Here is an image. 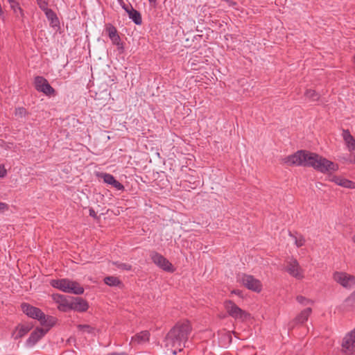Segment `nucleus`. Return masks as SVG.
I'll use <instances>...</instances> for the list:
<instances>
[{
	"label": "nucleus",
	"instance_id": "nucleus-1",
	"mask_svg": "<svg viewBox=\"0 0 355 355\" xmlns=\"http://www.w3.org/2000/svg\"><path fill=\"white\" fill-rule=\"evenodd\" d=\"M282 163L287 166H302L313 167L323 173H331L338 170V165L331 161L307 150H298L293 155L282 159Z\"/></svg>",
	"mask_w": 355,
	"mask_h": 355
},
{
	"label": "nucleus",
	"instance_id": "nucleus-2",
	"mask_svg": "<svg viewBox=\"0 0 355 355\" xmlns=\"http://www.w3.org/2000/svg\"><path fill=\"white\" fill-rule=\"evenodd\" d=\"M191 326L188 321L178 322L166 334L164 345L173 355L187 347L189 336L191 332Z\"/></svg>",
	"mask_w": 355,
	"mask_h": 355
},
{
	"label": "nucleus",
	"instance_id": "nucleus-3",
	"mask_svg": "<svg viewBox=\"0 0 355 355\" xmlns=\"http://www.w3.org/2000/svg\"><path fill=\"white\" fill-rule=\"evenodd\" d=\"M51 285L65 293L80 295L84 292V288L78 283L68 279H53Z\"/></svg>",
	"mask_w": 355,
	"mask_h": 355
},
{
	"label": "nucleus",
	"instance_id": "nucleus-4",
	"mask_svg": "<svg viewBox=\"0 0 355 355\" xmlns=\"http://www.w3.org/2000/svg\"><path fill=\"white\" fill-rule=\"evenodd\" d=\"M224 306L227 313L236 320L244 321L250 317V314L240 309L231 300L225 301Z\"/></svg>",
	"mask_w": 355,
	"mask_h": 355
},
{
	"label": "nucleus",
	"instance_id": "nucleus-5",
	"mask_svg": "<svg viewBox=\"0 0 355 355\" xmlns=\"http://www.w3.org/2000/svg\"><path fill=\"white\" fill-rule=\"evenodd\" d=\"M286 270L291 276L297 279H302L304 277V270L295 259L291 258L286 261Z\"/></svg>",
	"mask_w": 355,
	"mask_h": 355
},
{
	"label": "nucleus",
	"instance_id": "nucleus-6",
	"mask_svg": "<svg viewBox=\"0 0 355 355\" xmlns=\"http://www.w3.org/2000/svg\"><path fill=\"white\" fill-rule=\"evenodd\" d=\"M239 280L250 290L257 293L261 291L262 285L261 282L252 275L246 274L240 275H239Z\"/></svg>",
	"mask_w": 355,
	"mask_h": 355
},
{
	"label": "nucleus",
	"instance_id": "nucleus-7",
	"mask_svg": "<svg viewBox=\"0 0 355 355\" xmlns=\"http://www.w3.org/2000/svg\"><path fill=\"white\" fill-rule=\"evenodd\" d=\"M333 279L345 288L349 289L355 286V277L346 272H335Z\"/></svg>",
	"mask_w": 355,
	"mask_h": 355
},
{
	"label": "nucleus",
	"instance_id": "nucleus-8",
	"mask_svg": "<svg viewBox=\"0 0 355 355\" xmlns=\"http://www.w3.org/2000/svg\"><path fill=\"white\" fill-rule=\"evenodd\" d=\"M342 352L347 355L355 353V328L344 337L342 342Z\"/></svg>",
	"mask_w": 355,
	"mask_h": 355
},
{
	"label": "nucleus",
	"instance_id": "nucleus-9",
	"mask_svg": "<svg viewBox=\"0 0 355 355\" xmlns=\"http://www.w3.org/2000/svg\"><path fill=\"white\" fill-rule=\"evenodd\" d=\"M150 258L153 262L162 270L171 272L174 271V268L169 261L157 252H152Z\"/></svg>",
	"mask_w": 355,
	"mask_h": 355
},
{
	"label": "nucleus",
	"instance_id": "nucleus-10",
	"mask_svg": "<svg viewBox=\"0 0 355 355\" xmlns=\"http://www.w3.org/2000/svg\"><path fill=\"white\" fill-rule=\"evenodd\" d=\"M35 85L37 91L42 92L46 95H53L55 94V89L42 76H37L35 78Z\"/></svg>",
	"mask_w": 355,
	"mask_h": 355
},
{
	"label": "nucleus",
	"instance_id": "nucleus-11",
	"mask_svg": "<svg viewBox=\"0 0 355 355\" xmlns=\"http://www.w3.org/2000/svg\"><path fill=\"white\" fill-rule=\"evenodd\" d=\"M22 311L28 317L33 319H41V316L44 315V313L38 308L28 304L23 303L21 305Z\"/></svg>",
	"mask_w": 355,
	"mask_h": 355
},
{
	"label": "nucleus",
	"instance_id": "nucleus-12",
	"mask_svg": "<svg viewBox=\"0 0 355 355\" xmlns=\"http://www.w3.org/2000/svg\"><path fill=\"white\" fill-rule=\"evenodd\" d=\"M52 298L58 304V308L60 311L65 312L70 309L71 300L66 296L60 294H53Z\"/></svg>",
	"mask_w": 355,
	"mask_h": 355
},
{
	"label": "nucleus",
	"instance_id": "nucleus-13",
	"mask_svg": "<svg viewBox=\"0 0 355 355\" xmlns=\"http://www.w3.org/2000/svg\"><path fill=\"white\" fill-rule=\"evenodd\" d=\"M312 312L311 308L309 307L302 311L295 319L289 323V328L293 329L296 324H303L307 321Z\"/></svg>",
	"mask_w": 355,
	"mask_h": 355
},
{
	"label": "nucleus",
	"instance_id": "nucleus-14",
	"mask_svg": "<svg viewBox=\"0 0 355 355\" xmlns=\"http://www.w3.org/2000/svg\"><path fill=\"white\" fill-rule=\"evenodd\" d=\"M70 305V309H73L79 312L86 311L89 308L87 302L80 297L71 299Z\"/></svg>",
	"mask_w": 355,
	"mask_h": 355
},
{
	"label": "nucleus",
	"instance_id": "nucleus-15",
	"mask_svg": "<svg viewBox=\"0 0 355 355\" xmlns=\"http://www.w3.org/2000/svg\"><path fill=\"white\" fill-rule=\"evenodd\" d=\"M47 333V329L42 328H37L31 333L29 338L26 340L27 345L29 346L34 345L42 337Z\"/></svg>",
	"mask_w": 355,
	"mask_h": 355
},
{
	"label": "nucleus",
	"instance_id": "nucleus-16",
	"mask_svg": "<svg viewBox=\"0 0 355 355\" xmlns=\"http://www.w3.org/2000/svg\"><path fill=\"white\" fill-rule=\"evenodd\" d=\"M150 333L148 331H143L132 337L130 345H141L149 340Z\"/></svg>",
	"mask_w": 355,
	"mask_h": 355
},
{
	"label": "nucleus",
	"instance_id": "nucleus-17",
	"mask_svg": "<svg viewBox=\"0 0 355 355\" xmlns=\"http://www.w3.org/2000/svg\"><path fill=\"white\" fill-rule=\"evenodd\" d=\"M123 8L127 12L129 17L135 22V24L140 25L141 24L142 20L141 14L137 10L134 9L132 6H126L124 5Z\"/></svg>",
	"mask_w": 355,
	"mask_h": 355
},
{
	"label": "nucleus",
	"instance_id": "nucleus-18",
	"mask_svg": "<svg viewBox=\"0 0 355 355\" xmlns=\"http://www.w3.org/2000/svg\"><path fill=\"white\" fill-rule=\"evenodd\" d=\"M343 138L349 152H355V139L348 130L343 131Z\"/></svg>",
	"mask_w": 355,
	"mask_h": 355
},
{
	"label": "nucleus",
	"instance_id": "nucleus-19",
	"mask_svg": "<svg viewBox=\"0 0 355 355\" xmlns=\"http://www.w3.org/2000/svg\"><path fill=\"white\" fill-rule=\"evenodd\" d=\"M331 182H335L336 184L345 188L355 189V182L345 179L340 176H333L331 180Z\"/></svg>",
	"mask_w": 355,
	"mask_h": 355
},
{
	"label": "nucleus",
	"instance_id": "nucleus-20",
	"mask_svg": "<svg viewBox=\"0 0 355 355\" xmlns=\"http://www.w3.org/2000/svg\"><path fill=\"white\" fill-rule=\"evenodd\" d=\"M103 180L105 183L112 185L113 187L116 189L117 190H123V185L117 181L114 177L109 173H104L103 175Z\"/></svg>",
	"mask_w": 355,
	"mask_h": 355
},
{
	"label": "nucleus",
	"instance_id": "nucleus-21",
	"mask_svg": "<svg viewBox=\"0 0 355 355\" xmlns=\"http://www.w3.org/2000/svg\"><path fill=\"white\" fill-rule=\"evenodd\" d=\"M40 324L44 327V329H47V331L53 327L56 323V318L53 316L46 315L44 313L43 316H41V319H39Z\"/></svg>",
	"mask_w": 355,
	"mask_h": 355
},
{
	"label": "nucleus",
	"instance_id": "nucleus-22",
	"mask_svg": "<svg viewBox=\"0 0 355 355\" xmlns=\"http://www.w3.org/2000/svg\"><path fill=\"white\" fill-rule=\"evenodd\" d=\"M42 10L52 26H57L59 24L58 18L53 10L48 8V7L42 9Z\"/></svg>",
	"mask_w": 355,
	"mask_h": 355
},
{
	"label": "nucleus",
	"instance_id": "nucleus-23",
	"mask_svg": "<svg viewBox=\"0 0 355 355\" xmlns=\"http://www.w3.org/2000/svg\"><path fill=\"white\" fill-rule=\"evenodd\" d=\"M106 31L108 33V35L112 42L114 44L119 45L120 44V37L117 34V31L115 27L112 25H109L106 28Z\"/></svg>",
	"mask_w": 355,
	"mask_h": 355
},
{
	"label": "nucleus",
	"instance_id": "nucleus-24",
	"mask_svg": "<svg viewBox=\"0 0 355 355\" xmlns=\"http://www.w3.org/2000/svg\"><path fill=\"white\" fill-rule=\"evenodd\" d=\"M29 330L30 329L28 327L19 325L16 327L15 330L12 334V336L15 340H17L25 336L29 331Z\"/></svg>",
	"mask_w": 355,
	"mask_h": 355
},
{
	"label": "nucleus",
	"instance_id": "nucleus-25",
	"mask_svg": "<svg viewBox=\"0 0 355 355\" xmlns=\"http://www.w3.org/2000/svg\"><path fill=\"white\" fill-rule=\"evenodd\" d=\"M77 329L82 333H87L92 336L96 335V329L89 324H78Z\"/></svg>",
	"mask_w": 355,
	"mask_h": 355
},
{
	"label": "nucleus",
	"instance_id": "nucleus-26",
	"mask_svg": "<svg viewBox=\"0 0 355 355\" xmlns=\"http://www.w3.org/2000/svg\"><path fill=\"white\" fill-rule=\"evenodd\" d=\"M289 236L294 239L295 244L297 248L302 247L305 243V239L303 236L299 235L295 236L291 232H289Z\"/></svg>",
	"mask_w": 355,
	"mask_h": 355
},
{
	"label": "nucleus",
	"instance_id": "nucleus-27",
	"mask_svg": "<svg viewBox=\"0 0 355 355\" xmlns=\"http://www.w3.org/2000/svg\"><path fill=\"white\" fill-rule=\"evenodd\" d=\"M104 282L110 286H117L120 284V280L116 277H107L104 279Z\"/></svg>",
	"mask_w": 355,
	"mask_h": 355
},
{
	"label": "nucleus",
	"instance_id": "nucleus-28",
	"mask_svg": "<svg viewBox=\"0 0 355 355\" xmlns=\"http://www.w3.org/2000/svg\"><path fill=\"white\" fill-rule=\"evenodd\" d=\"M17 17H24V13L21 8L19 6V3H15L10 6Z\"/></svg>",
	"mask_w": 355,
	"mask_h": 355
},
{
	"label": "nucleus",
	"instance_id": "nucleus-29",
	"mask_svg": "<svg viewBox=\"0 0 355 355\" xmlns=\"http://www.w3.org/2000/svg\"><path fill=\"white\" fill-rule=\"evenodd\" d=\"M296 300L297 301L298 303H300V304H302L303 306H307L309 304H312L313 303V302L312 300L307 299L305 297L302 296V295L297 296Z\"/></svg>",
	"mask_w": 355,
	"mask_h": 355
},
{
	"label": "nucleus",
	"instance_id": "nucleus-30",
	"mask_svg": "<svg viewBox=\"0 0 355 355\" xmlns=\"http://www.w3.org/2000/svg\"><path fill=\"white\" fill-rule=\"evenodd\" d=\"M305 96L306 98L312 100V101H317L319 99V95L317 94L314 90L312 89H307Z\"/></svg>",
	"mask_w": 355,
	"mask_h": 355
},
{
	"label": "nucleus",
	"instance_id": "nucleus-31",
	"mask_svg": "<svg viewBox=\"0 0 355 355\" xmlns=\"http://www.w3.org/2000/svg\"><path fill=\"white\" fill-rule=\"evenodd\" d=\"M15 114L17 118L22 119L26 115V110L24 107H17L15 109Z\"/></svg>",
	"mask_w": 355,
	"mask_h": 355
},
{
	"label": "nucleus",
	"instance_id": "nucleus-32",
	"mask_svg": "<svg viewBox=\"0 0 355 355\" xmlns=\"http://www.w3.org/2000/svg\"><path fill=\"white\" fill-rule=\"evenodd\" d=\"M112 264L116 265L119 269L121 270H130L132 268L130 265L125 263L113 262Z\"/></svg>",
	"mask_w": 355,
	"mask_h": 355
},
{
	"label": "nucleus",
	"instance_id": "nucleus-33",
	"mask_svg": "<svg viewBox=\"0 0 355 355\" xmlns=\"http://www.w3.org/2000/svg\"><path fill=\"white\" fill-rule=\"evenodd\" d=\"M37 3L41 10L48 7V0H36Z\"/></svg>",
	"mask_w": 355,
	"mask_h": 355
},
{
	"label": "nucleus",
	"instance_id": "nucleus-34",
	"mask_svg": "<svg viewBox=\"0 0 355 355\" xmlns=\"http://www.w3.org/2000/svg\"><path fill=\"white\" fill-rule=\"evenodd\" d=\"M7 171L4 168V166L0 164V178H3L6 175Z\"/></svg>",
	"mask_w": 355,
	"mask_h": 355
},
{
	"label": "nucleus",
	"instance_id": "nucleus-35",
	"mask_svg": "<svg viewBox=\"0 0 355 355\" xmlns=\"http://www.w3.org/2000/svg\"><path fill=\"white\" fill-rule=\"evenodd\" d=\"M8 209V206L7 204L0 202V211H3V210Z\"/></svg>",
	"mask_w": 355,
	"mask_h": 355
},
{
	"label": "nucleus",
	"instance_id": "nucleus-36",
	"mask_svg": "<svg viewBox=\"0 0 355 355\" xmlns=\"http://www.w3.org/2000/svg\"><path fill=\"white\" fill-rule=\"evenodd\" d=\"M89 216H90L93 217L94 218H97V214H96V213L95 212V211L92 208L89 209Z\"/></svg>",
	"mask_w": 355,
	"mask_h": 355
},
{
	"label": "nucleus",
	"instance_id": "nucleus-37",
	"mask_svg": "<svg viewBox=\"0 0 355 355\" xmlns=\"http://www.w3.org/2000/svg\"><path fill=\"white\" fill-rule=\"evenodd\" d=\"M8 2L9 3L10 6H12L15 3H17L18 2L17 1V0H7Z\"/></svg>",
	"mask_w": 355,
	"mask_h": 355
},
{
	"label": "nucleus",
	"instance_id": "nucleus-38",
	"mask_svg": "<svg viewBox=\"0 0 355 355\" xmlns=\"http://www.w3.org/2000/svg\"><path fill=\"white\" fill-rule=\"evenodd\" d=\"M112 355H128V354L125 353V352H121V353H118V352H113L112 353Z\"/></svg>",
	"mask_w": 355,
	"mask_h": 355
},
{
	"label": "nucleus",
	"instance_id": "nucleus-39",
	"mask_svg": "<svg viewBox=\"0 0 355 355\" xmlns=\"http://www.w3.org/2000/svg\"><path fill=\"white\" fill-rule=\"evenodd\" d=\"M150 3H156L157 0H148Z\"/></svg>",
	"mask_w": 355,
	"mask_h": 355
},
{
	"label": "nucleus",
	"instance_id": "nucleus-40",
	"mask_svg": "<svg viewBox=\"0 0 355 355\" xmlns=\"http://www.w3.org/2000/svg\"><path fill=\"white\" fill-rule=\"evenodd\" d=\"M352 296L355 299V291L352 293Z\"/></svg>",
	"mask_w": 355,
	"mask_h": 355
},
{
	"label": "nucleus",
	"instance_id": "nucleus-41",
	"mask_svg": "<svg viewBox=\"0 0 355 355\" xmlns=\"http://www.w3.org/2000/svg\"><path fill=\"white\" fill-rule=\"evenodd\" d=\"M352 162L355 163V156L354 160Z\"/></svg>",
	"mask_w": 355,
	"mask_h": 355
}]
</instances>
